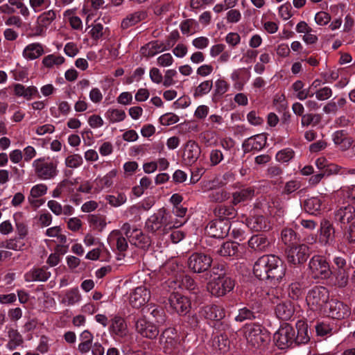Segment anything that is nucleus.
I'll return each instance as SVG.
<instances>
[{
    "mask_svg": "<svg viewBox=\"0 0 355 355\" xmlns=\"http://www.w3.org/2000/svg\"><path fill=\"white\" fill-rule=\"evenodd\" d=\"M286 266L275 255L267 254L259 257L254 264L253 272L260 279H267L272 284L282 282L286 275Z\"/></svg>",
    "mask_w": 355,
    "mask_h": 355,
    "instance_id": "1",
    "label": "nucleus"
},
{
    "mask_svg": "<svg viewBox=\"0 0 355 355\" xmlns=\"http://www.w3.org/2000/svg\"><path fill=\"white\" fill-rule=\"evenodd\" d=\"M184 224V221L173 220L172 214L165 208L159 209L150 216L146 221L145 227L147 231L155 233H165L172 228H178Z\"/></svg>",
    "mask_w": 355,
    "mask_h": 355,
    "instance_id": "2",
    "label": "nucleus"
},
{
    "mask_svg": "<svg viewBox=\"0 0 355 355\" xmlns=\"http://www.w3.org/2000/svg\"><path fill=\"white\" fill-rule=\"evenodd\" d=\"M210 278L207 290L215 297L224 296L234 288V281L225 275L222 268L214 267L210 271Z\"/></svg>",
    "mask_w": 355,
    "mask_h": 355,
    "instance_id": "3",
    "label": "nucleus"
},
{
    "mask_svg": "<svg viewBox=\"0 0 355 355\" xmlns=\"http://www.w3.org/2000/svg\"><path fill=\"white\" fill-rule=\"evenodd\" d=\"M241 334L247 344L254 349L265 347L270 340L268 331L262 325L257 323L246 324L241 329Z\"/></svg>",
    "mask_w": 355,
    "mask_h": 355,
    "instance_id": "4",
    "label": "nucleus"
},
{
    "mask_svg": "<svg viewBox=\"0 0 355 355\" xmlns=\"http://www.w3.org/2000/svg\"><path fill=\"white\" fill-rule=\"evenodd\" d=\"M35 175L41 180H53L58 174V162L50 157H41L32 163Z\"/></svg>",
    "mask_w": 355,
    "mask_h": 355,
    "instance_id": "5",
    "label": "nucleus"
},
{
    "mask_svg": "<svg viewBox=\"0 0 355 355\" xmlns=\"http://www.w3.org/2000/svg\"><path fill=\"white\" fill-rule=\"evenodd\" d=\"M306 300L309 308L313 311L327 313L329 291L325 287H313L309 291Z\"/></svg>",
    "mask_w": 355,
    "mask_h": 355,
    "instance_id": "6",
    "label": "nucleus"
},
{
    "mask_svg": "<svg viewBox=\"0 0 355 355\" xmlns=\"http://www.w3.org/2000/svg\"><path fill=\"white\" fill-rule=\"evenodd\" d=\"M309 270L314 279H327L332 274L326 258L320 255H314L311 257L309 263Z\"/></svg>",
    "mask_w": 355,
    "mask_h": 355,
    "instance_id": "7",
    "label": "nucleus"
},
{
    "mask_svg": "<svg viewBox=\"0 0 355 355\" xmlns=\"http://www.w3.org/2000/svg\"><path fill=\"white\" fill-rule=\"evenodd\" d=\"M274 341L280 349H286L295 343V329L288 324H284L274 334Z\"/></svg>",
    "mask_w": 355,
    "mask_h": 355,
    "instance_id": "8",
    "label": "nucleus"
},
{
    "mask_svg": "<svg viewBox=\"0 0 355 355\" xmlns=\"http://www.w3.org/2000/svg\"><path fill=\"white\" fill-rule=\"evenodd\" d=\"M159 324H155L150 318L146 316L139 318L135 322V329L138 334L149 339L156 338L159 334Z\"/></svg>",
    "mask_w": 355,
    "mask_h": 355,
    "instance_id": "9",
    "label": "nucleus"
},
{
    "mask_svg": "<svg viewBox=\"0 0 355 355\" xmlns=\"http://www.w3.org/2000/svg\"><path fill=\"white\" fill-rule=\"evenodd\" d=\"M287 261L290 264L299 265L304 263L309 257V247L306 244L291 246L286 251Z\"/></svg>",
    "mask_w": 355,
    "mask_h": 355,
    "instance_id": "10",
    "label": "nucleus"
},
{
    "mask_svg": "<svg viewBox=\"0 0 355 355\" xmlns=\"http://www.w3.org/2000/svg\"><path fill=\"white\" fill-rule=\"evenodd\" d=\"M212 258L203 253H193L188 259V266L194 272L201 273L209 268Z\"/></svg>",
    "mask_w": 355,
    "mask_h": 355,
    "instance_id": "11",
    "label": "nucleus"
},
{
    "mask_svg": "<svg viewBox=\"0 0 355 355\" xmlns=\"http://www.w3.org/2000/svg\"><path fill=\"white\" fill-rule=\"evenodd\" d=\"M170 307L180 315H187L191 309L190 300L178 293H173L168 298Z\"/></svg>",
    "mask_w": 355,
    "mask_h": 355,
    "instance_id": "12",
    "label": "nucleus"
},
{
    "mask_svg": "<svg viewBox=\"0 0 355 355\" xmlns=\"http://www.w3.org/2000/svg\"><path fill=\"white\" fill-rule=\"evenodd\" d=\"M230 230V223L227 220H212L205 228L206 233L211 237L222 239L227 236Z\"/></svg>",
    "mask_w": 355,
    "mask_h": 355,
    "instance_id": "13",
    "label": "nucleus"
},
{
    "mask_svg": "<svg viewBox=\"0 0 355 355\" xmlns=\"http://www.w3.org/2000/svg\"><path fill=\"white\" fill-rule=\"evenodd\" d=\"M326 314L334 319L342 320L350 315L351 309L343 302L332 300L327 305Z\"/></svg>",
    "mask_w": 355,
    "mask_h": 355,
    "instance_id": "14",
    "label": "nucleus"
},
{
    "mask_svg": "<svg viewBox=\"0 0 355 355\" xmlns=\"http://www.w3.org/2000/svg\"><path fill=\"white\" fill-rule=\"evenodd\" d=\"M150 298L149 290L145 286H138L130 293L129 304L134 309H140L149 301Z\"/></svg>",
    "mask_w": 355,
    "mask_h": 355,
    "instance_id": "15",
    "label": "nucleus"
},
{
    "mask_svg": "<svg viewBox=\"0 0 355 355\" xmlns=\"http://www.w3.org/2000/svg\"><path fill=\"white\" fill-rule=\"evenodd\" d=\"M182 157L186 164L191 165L199 158L201 149L197 142L193 140H189L183 146Z\"/></svg>",
    "mask_w": 355,
    "mask_h": 355,
    "instance_id": "16",
    "label": "nucleus"
},
{
    "mask_svg": "<svg viewBox=\"0 0 355 355\" xmlns=\"http://www.w3.org/2000/svg\"><path fill=\"white\" fill-rule=\"evenodd\" d=\"M107 242L111 247H116L120 252L126 251L128 248L127 239L119 230H114L109 234Z\"/></svg>",
    "mask_w": 355,
    "mask_h": 355,
    "instance_id": "17",
    "label": "nucleus"
},
{
    "mask_svg": "<svg viewBox=\"0 0 355 355\" xmlns=\"http://www.w3.org/2000/svg\"><path fill=\"white\" fill-rule=\"evenodd\" d=\"M60 304L66 306H72L79 304L82 300V295L77 287L67 289L60 296Z\"/></svg>",
    "mask_w": 355,
    "mask_h": 355,
    "instance_id": "18",
    "label": "nucleus"
},
{
    "mask_svg": "<svg viewBox=\"0 0 355 355\" xmlns=\"http://www.w3.org/2000/svg\"><path fill=\"white\" fill-rule=\"evenodd\" d=\"M334 240V228L328 220L323 219L320 223L319 242L322 245H330Z\"/></svg>",
    "mask_w": 355,
    "mask_h": 355,
    "instance_id": "19",
    "label": "nucleus"
},
{
    "mask_svg": "<svg viewBox=\"0 0 355 355\" xmlns=\"http://www.w3.org/2000/svg\"><path fill=\"white\" fill-rule=\"evenodd\" d=\"M275 313L278 318L283 320H288L294 315V304L290 300H284L277 303L275 309Z\"/></svg>",
    "mask_w": 355,
    "mask_h": 355,
    "instance_id": "20",
    "label": "nucleus"
},
{
    "mask_svg": "<svg viewBox=\"0 0 355 355\" xmlns=\"http://www.w3.org/2000/svg\"><path fill=\"white\" fill-rule=\"evenodd\" d=\"M266 136L264 135L259 134L245 139L242 144V148L245 152L260 150L266 146Z\"/></svg>",
    "mask_w": 355,
    "mask_h": 355,
    "instance_id": "21",
    "label": "nucleus"
},
{
    "mask_svg": "<svg viewBox=\"0 0 355 355\" xmlns=\"http://www.w3.org/2000/svg\"><path fill=\"white\" fill-rule=\"evenodd\" d=\"M44 53V46L40 42H33L26 45L22 51L23 58L27 61L36 60Z\"/></svg>",
    "mask_w": 355,
    "mask_h": 355,
    "instance_id": "22",
    "label": "nucleus"
},
{
    "mask_svg": "<svg viewBox=\"0 0 355 355\" xmlns=\"http://www.w3.org/2000/svg\"><path fill=\"white\" fill-rule=\"evenodd\" d=\"M56 18V12L49 10L40 14L37 19V34L42 35Z\"/></svg>",
    "mask_w": 355,
    "mask_h": 355,
    "instance_id": "23",
    "label": "nucleus"
},
{
    "mask_svg": "<svg viewBox=\"0 0 355 355\" xmlns=\"http://www.w3.org/2000/svg\"><path fill=\"white\" fill-rule=\"evenodd\" d=\"M166 50H168V48L163 42L155 40L142 46L141 53L144 57L150 58Z\"/></svg>",
    "mask_w": 355,
    "mask_h": 355,
    "instance_id": "24",
    "label": "nucleus"
},
{
    "mask_svg": "<svg viewBox=\"0 0 355 355\" xmlns=\"http://www.w3.org/2000/svg\"><path fill=\"white\" fill-rule=\"evenodd\" d=\"M14 94L17 97H24L30 101L38 94L37 88L35 86L25 87L24 85L17 83L13 87Z\"/></svg>",
    "mask_w": 355,
    "mask_h": 355,
    "instance_id": "25",
    "label": "nucleus"
},
{
    "mask_svg": "<svg viewBox=\"0 0 355 355\" xmlns=\"http://www.w3.org/2000/svg\"><path fill=\"white\" fill-rule=\"evenodd\" d=\"M128 241L130 244L142 249H145L150 245V238L137 228L133 230L132 235H130Z\"/></svg>",
    "mask_w": 355,
    "mask_h": 355,
    "instance_id": "26",
    "label": "nucleus"
},
{
    "mask_svg": "<svg viewBox=\"0 0 355 355\" xmlns=\"http://www.w3.org/2000/svg\"><path fill=\"white\" fill-rule=\"evenodd\" d=\"M110 331L121 338L125 336L128 334V329L124 319L120 316H114L112 319Z\"/></svg>",
    "mask_w": 355,
    "mask_h": 355,
    "instance_id": "27",
    "label": "nucleus"
},
{
    "mask_svg": "<svg viewBox=\"0 0 355 355\" xmlns=\"http://www.w3.org/2000/svg\"><path fill=\"white\" fill-rule=\"evenodd\" d=\"M269 245V241L263 234L252 236L248 241V246L256 252H264Z\"/></svg>",
    "mask_w": 355,
    "mask_h": 355,
    "instance_id": "28",
    "label": "nucleus"
},
{
    "mask_svg": "<svg viewBox=\"0 0 355 355\" xmlns=\"http://www.w3.org/2000/svg\"><path fill=\"white\" fill-rule=\"evenodd\" d=\"M248 227L256 232L266 231L270 228L269 223L263 216H256L247 219Z\"/></svg>",
    "mask_w": 355,
    "mask_h": 355,
    "instance_id": "29",
    "label": "nucleus"
},
{
    "mask_svg": "<svg viewBox=\"0 0 355 355\" xmlns=\"http://www.w3.org/2000/svg\"><path fill=\"white\" fill-rule=\"evenodd\" d=\"M355 216V209L352 205L340 207L336 211L335 218L343 224L349 223Z\"/></svg>",
    "mask_w": 355,
    "mask_h": 355,
    "instance_id": "30",
    "label": "nucleus"
},
{
    "mask_svg": "<svg viewBox=\"0 0 355 355\" xmlns=\"http://www.w3.org/2000/svg\"><path fill=\"white\" fill-rule=\"evenodd\" d=\"M51 276L50 272L44 268H35L25 275L27 282H45Z\"/></svg>",
    "mask_w": 355,
    "mask_h": 355,
    "instance_id": "31",
    "label": "nucleus"
},
{
    "mask_svg": "<svg viewBox=\"0 0 355 355\" xmlns=\"http://www.w3.org/2000/svg\"><path fill=\"white\" fill-rule=\"evenodd\" d=\"M202 315L211 320H220L225 317V312L223 309L216 305H210L204 307Z\"/></svg>",
    "mask_w": 355,
    "mask_h": 355,
    "instance_id": "32",
    "label": "nucleus"
},
{
    "mask_svg": "<svg viewBox=\"0 0 355 355\" xmlns=\"http://www.w3.org/2000/svg\"><path fill=\"white\" fill-rule=\"evenodd\" d=\"M254 196V189L252 187H247L234 192L232 195V203L237 205L239 203L250 200Z\"/></svg>",
    "mask_w": 355,
    "mask_h": 355,
    "instance_id": "33",
    "label": "nucleus"
},
{
    "mask_svg": "<svg viewBox=\"0 0 355 355\" xmlns=\"http://www.w3.org/2000/svg\"><path fill=\"white\" fill-rule=\"evenodd\" d=\"M73 186L72 180L64 179L60 182L55 188L52 191L51 196L53 198H59L64 193H70L73 191L71 187Z\"/></svg>",
    "mask_w": 355,
    "mask_h": 355,
    "instance_id": "34",
    "label": "nucleus"
},
{
    "mask_svg": "<svg viewBox=\"0 0 355 355\" xmlns=\"http://www.w3.org/2000/svg\"><path fill=\"white\" fill-rule=\"evenodd\" d=\"M333 141L336 145L340 146L342 150L349 148L352 144V139L348 137L345 130L336 131L333 135Z\"/></svg>",
    "mask_w": 355,
    "mask_h": 355,
    "instance_id": "35",
    "label": "nucleus"
},
{
    "mask_svg": "<svg viewBox=\"0 0 355 355\" xmlns=\"http://www.w3.org/2000/svg\"><path fill=\"white\" fill-rule=\"evenodd\" d=\"M146 313H149L155 324L162 325L165 322L166 315L164 310L155 304H149Z\"/></svg>",
    "mask_w": 355,
    "mask_h": 355,
    "instance_id": "36",
    "label": "nucleus"
},
{
    "mask_svg": "<svg viewBox=\"0 0 355 355\" xmlns=\"http://www.w3.org/2000/svg\"><path fill=\"white\" fill-rule=\"evenodd\" d=\"M64 62L65 58L62 55L52 53L43 58L42 64L45 68L53 69L54 67H59Z\"/></svg>",
    "mask_w": 355,
    "mask_h": 355,
    "instance_id": "37",
    "label": "nucleus"
},
{
    "mask_svg": "<svg viewBox=\"0 0 355 355\" xmlns=\"http://www.w3.org/2000/svg\"><path fill=\"white\" fill-rule=\"evenodd\" d=\"M8 341L6 347L10 351L14 350L23 343V338L17 329L10 328L8 331Z\"/></svg>",
    "mask_w": 355,
    "mask_h": 355,
    "instance_id": "38",
    "label": "nucleus"
},
{
    "mask_svg": "<svg viewBox=\"0 0 355 355\" xmlns=\"http://www.w3.org/2000/svg\"><path fill=\"white\" fill-rule=\"evenodd\" d=\"M297 334L295 331V344H305L309 340L308 334L307 325L303 322H298L296 324Z\"/></svg>",
    "mask_w": 355,
    "mask_h": 355,
    "instance_id": "39",
    "label": "nucleus"
},
{
    "mask_svg": "<svg viewBox=\"0 0 355 355\" xmlns=\"http://www.w3.org/2000/svg\"><path fill=\"white\" fill-rule=\"evenodd\" d=\"M259 312V308L254 306H245L239 310V314L235 320L238 322H243L245 320H252L257 318V314Z\"/></svg>",
    "mask_w": 355,
    "mask_h": 355,
    "instance_id": "40",
    "label": "nucleus"
},
{
    "mask_svg": "<svg viewBox=\"0 0 355 355\" xmlns=\"http://www.w3.org/2000/svg\"><path fill=\"white\" fill-rule=\"evenodd\" d=\"M15 222L16 231L19 239H24L28 234V225L25 223L23 214L21 212L15 213L13 215Z\"/></svg>",
    "mask_w": 355,
    "mask_h": 355,
    "instance_id": "41",
    "label": "nucleus"
},
{
    "mask_svg": "<svg viewBox=\"0 0 355 355\" xmlns=\"http://www.w3.org/2000/svg\"><path fill=\"white\" fill-rule=\"evenodd\" d=\"M214 214L219 218V220H226V219L234 218L236 211L232 206L220 205L215 208Z\"/></svg>",
    "mask_w": 355,
    "mask_h": 355,
    "instance_id": "42",
    "label": "nucleus"
},
{
    "mask_svg": "<svg viewBox=\"0 0 355 355\" xmlns=\"http://www.w3.org/2000/svg\"><path fill=\"white\" fill-rule=\"evenodd\" d=\"M105 116L110 123H115L123 121L125 119L126 114L125 111L121 109L109 108L106 111Z\"/></svg>",
    "mask_w": 355,
    "mask_h": 355,
    "instance_id": "43",
    "label": "nucleus"
},
{
    "mask_svg": "<svg viewBox=\"0 0 355 355\" xmlns=\"http://www.w3.org/2000/svg\"><path fill=\"white\" fill-rule=\"evenodd\" d=\"M88 223L93 230L98 232H102L107 225L105 217L96 214L89 215L88 216Z\"/></svg>",
    "mask_w": 355,
    "mask_h": 355,
    "instance_id": "44",
    "label": "nucleus"
},
{
    "mask_svg": "<svg viewBox=\"0 0 355 355\" xmlns=\"http://www.w3.org/2000/svg\"><path fill=\"white\" fill-rule=\"evenodd\" d=\"M322 206V201L317 197L306 199L304 202V208L310 214H316Z\"/></svg>",
    "mask_w": 355,
    "mask_h": 355,
    "instance_id": "45",
    "label": "nucleus"
},
{
    "mask_svg": "<svg viewBox=\"0 0 355 355\" xmlns=\"http://www.w3.org/2000/svg\"><path fill=\"white\" fill-rule=\"evenodd\" d=\"M238 246L237 243L227 241L218 248L216 253L223 257L234 256L238 251Z\"/></svg>",
    "mask_w": 355,
    "mask_h": 355,
    "instance_id": "46",
    "label": "nucleus"
},
{
    "mask_svg": "<svg viewBox=\"0 0 355 355\" xmlns=\"http://www.w3.org/2000/svg\"><path fill=\"white\" fill-rule=\"evenodd\" d=\"M304 84L301 80H296L292 85V89L295 92V96L300 101L305 100L308 97L313 96L309 89H304Z\"/></svg>",
    "mask_w": 355,
    "mask_h": 355,
    "instance_id": "47",
    "label": "nucleus"
},
{
    "mask_svg": "<svg viewBox=\"0 0 355 355\" xmlns=\"http://www.w3.org/2000/svg\"><path fill=\"white\" fill-rule=\"evenodd\" d=\"M281 239L285 245L292 246L298 240V236L293 229L285 227L282 230Z\"/></svg>",
    "mask_w": 355,
    "mask_h": 355,
    "instance_id": "48",
    "label": "nucleus"
},
{
    "mask_svg": "<svg viewBox=\"0 0 355 355\" xmlns=\"http://www.w3.org/2000/svg\"><path fill=\"white\" fill-rule=\"evenodd\" d=\"M334 285L339 288H344L348 284L349 271L346 269L337 270L334 274Z\"/></svg>",
    "mask_w": 355,
    "mask_h": 355,
    "instance_id": "49",
    "label": "nucleus"
},
{
    "mask_svg": "<svg viewBox=\"0 0 355 355\" xmlns=\"http://www.w3.org/2000/svg\"><path fill=\"white\" fill-rule=\"evenodd\" d=\"M116 175L117 171L116 169H112L103 178H97L96 182L98 184L100 185L101 189L110 188L112 186L114 183V179L116 178Z\"/></svg>",
    "mask_w": 355,
    "mask_h": 355,
    "instance_id": "50",
    "label": "nucleus"
},
{
    "mask_svg": "<svg viewBox=\"0 0 355 355\" xmlns=\"http://www.w3.org/2000/svg\"><path fill=\"white\" fill-rule=\"evenodd\" d=\"M213 87L212 80H205L201 82L194 89V97H202L210 92Z\"/></svg>",
    "mask_w": 355,
    "mask_h": 355,
    "instance_id": "51",
    "label": "nucleus"
},
{
    "mask_svg": "<svg viewBox=\"0 0 355 355\" xmlns=\"http://www.w3.org/2000/svg\"><path fill=\"white\" fill-rule=\"evenodd\" d=\"M105 200L111 206L118 207L126 202L127 196L124 193L119 192L116 195L106 196Z\"/></svg>",
    "mask_w": 355,
    "mask_h": 355,
    "instance_id": "52",
    "label": "nucleus"
},
{
    "mask_svg": "<svg viewBox=\"0 0 355 355\" xmlns=\"http://www.w3.org/2000/svg\"><path fill=\"white\" fill-rule=\"evenodd\" d=\"M268 300L271 302V303L274 304H277L281 302H283V298L284 297V290L282 287H275L271 288L268 292L267 293Z\"/></svg>",
    "mask_w": 355,
    "mask_h": 355,
    "instance_id": "53",
    "label": "nucleus"
},
{
    "mask_svg": "<svg viewBox=\"0 0 355 355\" xmlns=\"http://www.w3.org/2000/svg\"><path fill=\"white\" fill-rule=\"evenodd\" d=\"M288 297L292 300H298L302 295V286L300 282L291 283L287 288Z\"/></svg>",
    "mask_w": 355,
    "mask_h": 355,
    "instance_id": "54",
    "label": "nucleus"
},
{
    "mask_svg": "<svg viewBox=\"0 0 355 355\" xmlns=\"http://www.w3.org/2000/svg\"><path fill=\"white\" fill-rule=\"evenodd\" d=\"M83 164V159L80 154H72L68 155L64 160V164L70 168H77Z\"/></svg>",
    "mask_w": 355,
    "mask_h": 355,
    "instance_id": "55",
    "label": "nucleus"
},
{
    "mask_svg": "<svg viewBox=\"0 0 355 355\" xmlns=\"http://www.w3.org/2000/svg\"><path fill=\"white\" fill-rule=\"evenodd\" d=\"M229 193L223 189L214 190L209 192L208 198L212 202H221L229 198Z\"/></svg>",
    "mask_w": 355,
    "mask_h": 355,
    "instance_id": "56",
    "label": "nucleus"
},
{
    "mask_svg": "<svg viewBox=\"0 0 355 355\" xmlns=\"http://www.w3.org/2000/svg\"><path fill=\"white\" fill-rule=\"evenodd\" d=\"M173 331V329H166L161 335V342L165 343L166 344V347H175L177 344V341L171 336L174 335Z\"/></svg>",
    "mask_w": 355,
    "mask_h": 355,
    "instance_id": "57",
    "label": "nucleus"
},
{
    "mask_svg": "<svg viewBox=\"0 0 355 355\" xmlns=\"http://www.w3.org/2000/svg\"><path fill=\"white\" fill-rule=\"evenodd\" d=\"M230 89V84L224 78H218L214 83V92L216 96H223Z\"/></svg>",
    "mask_w": 355,
    "mask_h": 355,
    "instance_id": "58",
    "label": "nucleus"
},
{
    "mask_svg": "<svg viewBox=\"0 0 355 355\" xmlns=\"http://www.w3.org/2000/svg\"><path fill=\"white\" fill-rule=\"evenodd\" d=\"M224 159V155L220 150L212 149L209 154V165L216 166Z\"/></svg>",
    "mask_w": 355,
    "mask_h": 355,
    "instance_id": "59",
    "label": "nucleus"
},
{
    "mask_svg": "<svg viewBox=\"0 0 355 355\" xmlns=\"http://www.w3.org/2000/svg\"><path fill=\"white\" fill-rule=\"evenodd\" d=\"M295 152L290 148L279 150L276 154V159L279 162H288L294 157Z\"/></svg>",
    "mask_w": 355,
    "mask_h": 355,
    "instance_id": "60",
    "label": "nucleus"
},
{
    "mask_svg": "<svg viewBox=\"0 0 355 355\" xmlns=\"http://www.w3.org/2000/svg\"><path fill=\"white\" fill-rule=\"evenodd\" d=\"M51 3V0H29V5L35 12H39L47 8Z\"/></svg>",
    "mask_w": 355,
    "mask_h": 355,
    "instance_id": "61",
    "label": "nucleus"
},
{
    "mask_svg": "<svg viewBox=\"0 0 355 355\" xmlns=\"http://www.w3.org/2000/svg\"><path fill=\"white\" fill-rule=\"evenodd\" d=\"M174 62V58L170 53H165L157 58V65L160 67H171Z\"/></svg>",
    "mask_w": 355,
    "mask_h": 355,
    "instance_id": "62",
    "label": "nucleus"
},
{
    "mask_svg": "<svg viewBox=\"0 0 355 355\" xmlns=\"http://www.w3.org/2000/svg\"><path fill=\"white\" fill-rule=\"evenodd\" d=\"M215 137V133L214 132L207 130L204 131L200 135V141L207 147H209L211 146L216 145V141H214L213 139Z\"/></svg>",
    "mask_w": 355,
    "mask_h": 355,
    "instance_id": "63",
    "label": "nucleus"
},
{
    "mask_svg": "<svg viewBox=\"0 0 355 355\" xmlns=\"http://www.w3.org/2000/svg\"><path fill=\"white\" fill-rule=\"evenodd\" d=\"M141 15L139 12H135L133 14L129 15L122 21L121 26L123 28H127L129 26L136 24L141 21Z\"/></svg>",
    "mask_w": 355,
    "mask_h": 355,
    "instance_id": "64",
    "label": "nucleus"
}]
</instances>
